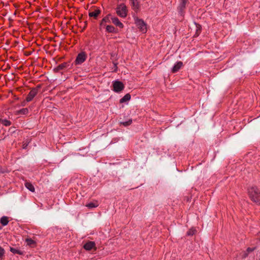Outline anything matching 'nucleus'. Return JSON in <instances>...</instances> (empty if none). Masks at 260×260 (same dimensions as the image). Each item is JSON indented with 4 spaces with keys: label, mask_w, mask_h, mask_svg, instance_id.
I'll list each match as a JSON object with an SVG mask.
<instances>
[{
    "label": "nucleus",
    "mask_w": 260,
    "mask_h": 260,
    "mask_svg": "<svg viewBox=\"0 0 260 260\" xmlns=\"http://www.w3.org/2000/svg\"><path fill=\"white\" fill-rule=\"evenodd\" d=\"M131 96L130 94H126L120 100V103H123L130 100Z\"/></svg>",
    "instance_id": "412c9836"
},
{
    "label": "nucleus",
    "mask_w": 260,
    "mask_h": 260,
    "mask_svg": "<svg viewBox=\"0 0 260 260\" xmlns=\"http://www.w3.org/2000/svg\"><path fill=\"white\" fill-rule=\"evenodd\" d=\"M135 23L139 28V30L143 33H146L147 31V27L146 23L142 19L138 17H135Z\"/></svg>",
    "instance_id": "f03ea898"
},
{
    "label": "nucleus",
    "mask_w": 260,
    "mask_h": 260,
    "mask_svg": "<svg viewBox=\"0 0 260 260\" xmlns=\"http://www.w3.org/2000/svg\"><path fill=\"white\" fill-rule=\"evenodd\" d=\"M127 12L126 6L124 4H120L116 8L117 14L122 18H125L127 16Z\"/></svg>",
    "instance_id": "7ed1b4c3"
},
{
    "label": "nucleus",
    "mask_w": 260,
    "mask_h": 260,
    "mask_svg": "<svg viewBox=\"0 0 260 260\" xmlns=\"http://www.w3.org/2000/svg\"><path fill=\"white\" fill-rule=\"evenodd\" d=\"M101 13V10L98 9H95L93 11H90L89 12V16L91 17H93L95 19H96L99 15Z\"/></svg>",
    "instance_id": "2eb2a0df"
},
{
    "label": "nucleus",
    "mask_w": 260,
    "mask_h": 260,
    "mask_svg": "<svg viewBox=\"0 0 260 260\" xmlns=\"http://www.w3.org/2000/svg\"><path fill=\"white\" fill-rule=\"evenodd\" d=\"M132 123V120L129 119V120L125 122H121V123L125 126L129 125Z\"/></svg>",
    "instance_id": "cd10ccee"
},
{
    "label": "nucleus",
    "mask_w": 260,
    "mask_h": 260,
    "mask_svg": "<svg viewBox=\"0 0 260 260\" xmlns=\"http://www.w3.org/2000/svg\"><path fill=\"white\" fill-rule=\"evenodd\" d=\"M183 66V63L182 61H178L172 68V72L175 73L177 72Z\"/></svg>",
    "instance_id": "f8f14e48"
},
{
    "label": "nucleus",
    "mask_w": 260,
    "mask_h": 260,
    "mask_svg": "<svg viewBox=\"0 0 260 260\" xmlns=\"http://www.w3.org/2000/svg\"><path fill=\"white\" fill-rule=\"evenodd\" d=\"M25 186L31 192H34L35 190L34 185L30 182H26L25 183Z\"/></svg>",
    "instance_id": "aec40b11"
},
{
    "label": "nucleus",
    "mask_w": 260,
    "mask_h": 260,
    "mask_svg": "<svg viewBox=\"0 0 260 260\" xmlns=\"http://www.w3.org/2000/svg\"><path fill=\"white\" fill-rule=\"evenodd\" d=\"M10 251L12 252L14 254H18L19 255H23L24 252L19 249H15L13 247H10Z\"/></svg>",
    "instance_id": "4be33fe9"
},
{
    "label": "nucleus",
    "mask_w": 260,
    "mask_h": 260,
    "mask_svg": "<svg viewBox=\"0 0 260 260\" xmlns=\"http://www.w3.org/2000/svg\"><path fill=\"white\" fill-rule=\"evenodd\" d=\"M41 85L39 84L36 87L32 88L26 98V102H31L34 97L38 94L39 90L41 88Z\"/></svg>",
    "instance_id": "20e7f679"
},
{
    "label": "nucleus",
    "mask_w": 260,
    "mask_h": 260,
    "mask_svg": "<svg viewBox=\"0 0 260 260\" xmlns=\"http://www.w3.org/2000/svg\"><path fill=\"white\" fill-rule=\"evenodd\" d=\"M249 198L253 202L260 205V190L256 186H253L248 189Z\"/></svg>",
    "instance_id": "f257e3e1"
},
{
    "label": "nucleus",
    "mask_w": 260,
    "mask_h": 260,
    "mask_svg": "<svg viewBox=\"0 0 260 260\" xmlns=\"http://www.w3.org/2000/svg\"><path fill=\"white\" fill-rule=\"evenodd\" d=\"M114 66L115 67V69L114 70V71L116 72L117 71V63H114Z\"/></svg>",
    "instance_id": "c756f323"
},
{
    "label": "nucleus",
    "mask_w": 260,
    "mask_h": 260,
    "mask_svg": "<svg viewBox=\"0 0 260 260\" xmlns=\"http://www.w3.org/2000/svg\"><path fill=\"white\" fill-rule=\"evenodd\" d=\"M1 122L3 125L6 126H9L11 124V121L7 119H2Z\"/></svg>",
    "instance_id": "a878e982"
},
{
    "label": "nucleus",
    "mask_w": 260,
    "mask_h": 260,
    "mask_svg": "<svg viewBox=\"0 0 260 260\" xmlns=\"http://www.w3.org/2000/svg\"><path fill=\"white\" fill-rule=\"evenodd\" d=\"M106 28V31L108 32H110V33H117V29H116L112 25H107Z\"/></svg>",
    "instance_id": "f3484780"
},
{
    "label": "nucleus",
    "mask_w": 260,
    "mask_h": 260,
    "mask_svg": "<svg viewBox=\"0 0 260 260\" xmlns=\"http://www.w3.org/2000/svg\"><path fill=\"white\" fill-rule=\"evenodd\" d=\"M111 17H112L111 15L110 14H108L106 17L103 18L101 21V23H100V26H106V25L105 24V23H107V22L110 23L111 22V21H110Z\"/></svg>",
    "instance_id": "4468645a"
},
{
    "label": "nucleus",
    "mask_w": 260,
    "mask_h": 260,
    "mask_svg": "<svg viewBox=\"0 0 260 260\" xmlns=\"http://www.w3.org/2000/svg\"><path fill=\"white\" fill-rule=\"evenodd\" d=\"M255 249V247H248L246 250L242 251L240 254L242 259L246 258L248 256L249 254L253 252Z\"/></svg>",
    "instance_id": "0eeeda50"
},
{
    "label": "nucleus",
    "mask_w": 260,
    "mask_h": 260,
    "mask_svg": "<svg viewBox=\"0 0 260 260\" xmlns=\"http://www.w3.org/2000/svg\"><path fill=\"white\" fill-rule=\"evenodd\" d=\"M113 90L116 92L121 91L124 86L123 84L119 81H116L113 83Z\"/></svg>",
    "instance_id": "423d86ee"
},
{
    "label": "nucleus",
    "mask_w": 260,
    "mask_h": 260,
    "mask_svg": "<svg viewBox=\"0 0 260 260\" xmlns=\"http://www.w3.org/2000/svg\"><path fill=\"white\" fill-rule=\"evenodd\" d=\"M180 2H185V3H187V0H181V1H180Z\"/></svg>",
    "instance_id": "2f4dec72"
},
{
    "label": "nucleus",
    "mask_w": 260,
    "mask_h": 260,
    "mask_svg": "<svg viewBox=\"0 0 260 260\" xmlns=\"http://www.w3.org/2000/svg\"><path fill=\"white\" fill-rule=\"evenodd\" d=\"M27 102H26V101H23L22 103H21V106H25L26 105V104Z\"/></svg>",
    "instance_id": "c85d7f7f"
},
{
    "label": "nucleus",
    "mask_w": 260,
    "mask_h": 260,
    "mask_svg": "<svg viewBox=\"0 0 260 260\" xmlns=\"http://www.w3.org/2000/svg\"><path fill=\"white\" fill-rule=\"evenodd\" d=\"M2 229V227L0 226V230Z\"/></svg>",
    "instance_id": "473e14b6"
},
{
    "label": "nucleus",
    "mask_w": 260,
    "mask_h": 260,
    "mask_svg": "<svg viewBox=\"0 0 260 260\" xmlns=\"http://www.w3.org/2000/svg\"><path fill=\"white\" fill-rule=\"evenodd\" d=\"M196 27V34L194 37H198L201 33L202 30V26L200 24L194 23Z\"/></svg>",
    "instance_id": "6ab92c4d"
},
{
    "label": "nucleus",
    "mask_w": 260,
    "mask_h": 260,
    "mask_svg": "<svg viewBox=\"0 0 260 260\" xmlns=\"http://www.w3.org/2000/svg\"><path fill=\"white\" fill-rule=\"evenodd\" d=\"M95 244L94 242L93 241H88L86 243L84 246L83 248L86 250H90L92 248H95Z\"/></svg>",
    "instance_id": "9b49d317"
},
{
    "label": "nucleus",
    "mask_w": 260,
    "mask_h": 260,
    "mask_svg": "<svg viewBox=\"0 0 260 260\" xmlns=\"http://www.w3.org/2000/svg\"><path fill=\"white\" fill-rule=\"evenodd\" d=\"M28 113V109L27 108H22L16 111L17 115H26Z\"/></svg>",
    "instance_id": "a211bd4d"
},
{
    "label": "nucleus",
    "mask_w": 260,
    "mask_h": 260,
    "mask_svg": "<svg viewBox=\"0 0 260 260\" xmlns=\"http://www.w3.org/2000/svg\"><path fill=\"white\" fill-rule=\"evenodd\" d=\"M257 236H258L257 239H258V240H259V241H260V232H259V233L257 234Z\"/></svg>",
    "instance_id": "7c9ffc66"
},
{
    "label": "nucleus",
    "mask_w": 260,
    "mask_h": 260,
    "mask_svg": "<svg viewBox=\"0 0 260 260\" xmlns=\"http://www.w3.org/2000/svg\"><path fill=\"white\" fill-rule=\"evenodd\" d=\"M187 3L180 2L179 5L178 7V11L179 14L183 16L184 13V9L186 8Z\"/></svg>",
    "instance_id": "1a4fd4ad"
},
{
    "label": "nucleus",
    "mask_w": 260,
    "mask_h": 260,
    "mask_svg": "<svg viewBox=\"0 0 260 260\" xmlns=\"http://www.w3.org/2000/svg\"><path fill=\"white\" fill-rule=\"evenodd\" d=\"M112 22L116 26L122 28L123 27V24L119 20L117 17H111Z\"/></svg>",
    "instance_id": "ddd939ff"
},
{
    "label": "nucleus",
    "mask_w": 260,
    "mask_h": 260,
    "mask_svg": "<svg viewBox=\"0 0 260 260\" xmlns=\"http://www.w3.org/2000/svg\"><path fill=\"white\" fill-rule=\"evenodd\" d=\"M86 206L89 208H95L98 206V204L97 202L95 203H89Z\"/></svg>",
    "instance_id": "393cba45"
},
{
    "label": "nucleus",
    "mask_w": 260,
    "mask_h": 260,
    "mask_svg": "<svg viewBox=\"0 0 260 260\" xmlns=\"http://www.w3.org/2000/svg\"><path fill=\"white\" fill-rule=\"evenodd\" d=\"M69 66V63L68 62H63L60 64H59L58 66H57L56 68L54 69V71L55 72H58L61 70H63Z\"/></svg>",
    "instance_id": "9d476101"
},
{
    "label": "nucleus",
    "mask_w": 260,
    "mask_h": 260,
    "mask_svg": "<svg viewBox=\"0 0 260 260\" xmlns=\"http://www.w3.org/2000/svg\"><path fill=\"white\" fill-rule=\"evenodd\" d=\"M5 251L4 249L0 246V260H2L4 259V257L5 256Z\"/></svg>",
    "instance_id": "bb28decb"
},
{
    "label": "nucleus",
    "mask_w": 260,
    "mask_h": 260,
    "mask_svg": "<svg viewBox=\"0 0 260 260\" xmlns=\"http://www.w3.org/2000/svg\"><path fill=\"white\" fill-rule=\"evenodd\" d=\"M196 229L195 228H192L188 230L186 234L187 236H193L196 234Z\"/></svg>",
    "instance_id": "b1692460"
},
{
    "label": "nucleus",
    "mask_w": 260,
    "mask_h": 260,
    "mask_svg": "<svg viewBox=\"0 0 260 260\" xmlns=\"http://www.w3.org/2000/svg\"><path fill=\"white\" fill-rule=\"evenodd\" d=\"M9 218L7 216H4L0 219V223L3 226L7 225L9 223Z\"/></svg>",
    "instance_id": "dca6fc26"
},
{
    "label": "nucleus",
    "mask_w": 260,
    "mask_h": 260,
    "mask_svg": "<svg viewBox=\"0 0 260 260\" xmlns=\"http://www.w3.org/2000/svg\"><path fill=\"white\" fill-rule=\"evenodd\" d=\"M130 4L133 9L137 12L140 9V5L138 0H130Z\"/></svg>",
    "instance_id": "6e6552de"
},
{
    "label": "nucleus",
    "mask_w": 260,
    "mask_h": 260,
    "mask_svg": "<svg viewBox=\"0 0 260 260\" xmlns=\"http://www.w3.org/2000/svg\"><path fill=\"white\" fill-rule=\"evenodd\" d=\"M27 244L30 246L33 247L35 245L36 242L31 238H27L25 240Z\"/></svg>",
    "instance_id": "5701e85b"
},
{
    "label": "nucleus",
    "mask_w": 260,
    "mask_h": 260,
    "mask_svg": "<svg viewBox=\"0 0 260 260\" xmlns=\"http://www.w3.org/2000/svg\"><path fill=\"white\" fill-rule=\"evenodd\" d=\"M87 58V55L84 52H81L79 53L74 62L75 65L81 64L83 63Z\"/></svg>",
    "instance_id": "39448f33"
}]
</instances>
